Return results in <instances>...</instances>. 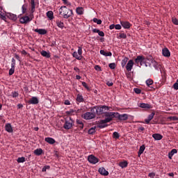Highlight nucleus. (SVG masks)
<instances>
[{
    "mask_svg": "<svg viewBox=\"0 0 178 178\" xmlns=\"http://www.w3.org/2000/svg\"><path fill=\"white\" fill-rule=\"evenodd\" d=\"M70 8H67V6H61L60 8H59V13L60 15H62L63 16V18L67 19L69 17H72L74 15L73 10H70Z\"/></svg>",
    "mask_w": 178,
    "mask_h": 178,
    "instance_id": "obj_1",
    "label": "nucleus"
},
{
    "mask_svg": "<svg viewBox=\"0 0 178 178\" xmlns=\"http://www.w3.org/2000/svg\"><path fill=\"white\" fill-rule=\"evenodd\" d=\"M104 116L106 117V118L104 122H106V123H108V122L113 121V119H114V118L117 119V113L112 112V111L111 112L106 111V113H104Z\"/></svg>",
    "mask_w": 178,
    "mask_h": 178,
    "instance_id": "obj_2",
    "label": "nucleus"
},
{
    "mask_svg": "<svg viewBox=\"0 0 178 178\" xmlns=\"http://www.w3.org/2000/svg\"><path fill=\"white\" fill-rule=\"evenodd\" d=\"M74 121H73L72 118H70L69 120H65V124H63L64 129H72L74 126Z\"/></svg>",
    "mask_w": 178,
    "mask_h": 178,
    "instance_id": "obj_3",
    "label": "nucleus"
},
{
    "mask_svg": "<svg viewBox=\"0 0 178 178\" xmlns=\"http://www.w3.org/2000/svg\"><path fill=\"white\" fill-rule=\"evenodd\" d=\"M30 11L31 13H29V17L31 20H33L34 18V13L35 11V0H31L30 1Z\"/></svg>",
    "mask_w": 178,
    "mask_h": 178,
    "instance_id": "obj_4",
    "label": "nucleus"
},
{
    "mask_svg": "<svg viewBox=\"0 0 178 178\" xmlns=\"http://www.w3.org/2000/svg\"><path fill=\"white\" fill-rule=\"evenodd\" d=\"M88 161L91 164H97L99 161V158L95 157L94 154H90L88 156Z\"/></svg>",
    "mask_w": 178,
    "mask_h": 178,
    "instance_id": "obj_5",
    "label": "nucleus"
},
{
    "mask_svg": "<svg viewBox=\"0 0 178 178\" xmlns=\"http://www.w3.org/2000/svg\"><path fill=\"white\" fill-rule=\"evenodd\" d=\"M116 119H118L120 121H127L129 119V115L116 113Z\"/></svg>",
    "mask_w": 178,
    "mask_h": 178,
    "instance_id": "obj_6",
    "label": "nucleus"
},
{
    "mask_svg": "<svg viewBox=\"0 0 178 178\" xmlns=\"http://www.w3.org/2000/svg\"><path fill=\"white\" fill-rule=\"evenodd\" d=\"M19 22L22 24H27L30 22H31L30 15H29V16H23V17H22L19 19Z\"/></svg>",
    "mask_w": 178,
    "mask_h": 178,
    "instance_id": "obj_7",
    "label": "nucleus"
},
{
    "mask_svg": "<svg viewBox=\"0 0 178 178\" xmlns=\"http://www.w3.org/2000/svg\"><path fill=\"white\" fill-rule=\"evenodd\" d=\"M109 109L110 107H108V106H97V115H102L104 113V111H109Z\"/></svg>",
    "mask_w": 178,
    "mask_h": 178,
    "instance_id": "obj_8",
    "label": "nucleus"
},
{
    "mask_svg": "<svg viewBox=\"0 0 178 178\" xmlns=\"http://www.w3.org/2000/svg\"><path fill=\"white\" fill-rule=\"evenodd\" d=\"M94 115L92 114V112L90 111H87L85 113V114L82 115L83 119L85 120H92L93 119Z\"/></svg>",
    "mask_w": 178,
    "mask_h": 178,
    "instance_id": "obj_9",
    "label": "nucleus"
},
{
    "mask_svg": "<svg viewBox=\"0 0 178 178\" xmlns=\"http://www.w3.org/2000/svg\"><path fill=\"white\" fill-rule=\"evenodd\" d=\"M29 104H39V99L38 97L36 96H33L31 99H29L28 101Z\"/></svg>",
    "mask_w": 178,
    "mask_h": 178,
    "instance_id": "obj_10",
    "label": "nucleus"
},
{
    "mask_svg": "<svg viewBox=\"0 0 178 178\" xmlns=\"http://www.w3.org/2000/svg\"><path fill=\"white\" fill-rule=\"evenodd\" d=\"M134 60H129L126 65V70L127 72H131L132 68L134 67Z\"/></svg>",
    "mask_w": 178,
    "mask_h": 178,
    "instance_id": "obj_11",
    "label": "nucleus"
},
{
    "mask_svg": "<svg viewBox=\"0 0 178 178\" xmlns=\"http://www.w3.org/2000/svg\"><path fill=\"white\" fill-rule=\"evenodd\" d=\"M98 172L100 173V175H102V176H108L109 175L108 171H106L105 168H99L98 169Z\"/></svg>",
    "mask_w": 178,
    "mask_h": 178,
    "instance_id": "obj_12",
    "label": "nucleus"
},
{
    "mask_svg": "<svg viewBox=\"0 0 178 178\" xmlns=\"http://www.w3.org/2000/svg\"><path fill=\"white\" fill-rule=\"evenodd\" d=\"M145 57L144 56H138L135 59V63L138 65L141 61H145Z\"/></svg>",
    "mask_w": 178,
    "mask_h": 178,
    "instance_id": "obj_13",
    "label": "nucleus"
},
{
    "mask_svg": "<svg viewBox=\"0 0 178 178\" xmlns=\"http://www.w3.org/2000/svg\"><path fill=\"white\" fill-rule=\"evenodd\" d=\"M35 32L39 33V35H47V31L45 29H35Z\"/></svg>",
    "mask_w": 178,
    "mask_h": 178,
    "instance_id": "obj_14",
    "label": "nucleus"
},
{
    "mask_svg": "<svg viewBox=\"0 0 178 178\" xmlns=\"http://www.w3.org/2000/svg\"><path fill=\"white\" fill-rule=\"evenodd\" d=\"M91 114L93 115L92 119H95L96 114L98 115V106H95V107H92L90 108Z\"/></svg>",
    "mask_w": 178,
    "mask_h": 178,
    "instance_id": "obj_15",
    "label": "nucleus"
},
{
    "mask_svg": "<svg viewBox=\"0 0 178 178\" xmlns=\"http://www.w3.org/2000/svg\"><path fill=\"white\" fill-rule=\"evenodd\" d=\"M147 60H151L152 64H153V67L156 70H159V67L158 63H156V60H154L152 56H150L149 58H147Z\"/></svg>",
    "mask_w": 178,
    "mask_h": 178,
    "instance_id": "obj_16",
    "label": "nucleus"
},
{
    "mask_svg": "<svg viewBox=\"0 0 178 178\" xmlns=\"http://www.w3.org/2000/svg\"><path fill=\"white\" fill-rule=\"evenodd\" d=\"M154 115H155V113L153 112L149 115L147 118H145V122L146 123V124H149L150 121H152V120L154 119Z\"/></svg>",
    "mask_w": 178,
    "mask_h": 178,
    "instance_id": "obj_17",
    "label": "nucleus"
},
{
    "mask_svg": "<svg viewBox=\"0 0 178 178\" xmlns=\"http://www.w3.org/2000/svg\"><path fill=\"white\" fill-rule=\"evenodd\" d=\"M5 129L8 133H13V128L10 123H7V124L5 125Z\"/></svg>",
    "mask_w": 178,
    "mask_h": 178,
    "instance_id": "obj_18",
    "label": "nucleus"
},
{
    "mask_svg": "<svg viewBox=\"0 0 178 178\" xmlns=\"http://www.w3.org/2000/svg\"><path fill=\"white\" fill-rule=\"evenodd\" d=\"M162 54L164 56L169 57L170 56V51L167 47H165L164 49H162Z\"/></svg>",
    "mask_w": 178,
    "mask_h": 178,
    "instance_id": "obj_19",
    "label": "nucleus"
},
{
    "mask_svg": "<svg viewBox=\"0 0 178 178\" xmlns=\"http://www.w3.org/2000/svg\"><path fill=\"white\" fill-rule=\"evenodd\" d=\"M139 107L144 108L145 109H151L152 106L149 103H140Z\"/></svg>",
    "mask_w": 178,
    "mask_h": 178,
    "instance_id": "obj_20",
    "label": "nucleus"
},
{
    "mask_svg": "<svg viewBox=\"0 0 178 178\" xmlns=\"http://www.w3.org/2000/svg\"><path fill=\"white\" fill-rule=\"evenodd\" d=\"M105 120H102L99 122V124L97 125L98 128L103 129L108 127V124H106V122H104Z\"/></svg>",
    "mask_w": 178,
    "mask_h": 178,
    "instance_id": "obj_21",
    "label": "nucleus"
},
{
    "mask_svg": "<svg viewBox=\"0 0 178 178\" xmlns=\"http://www.w3.org/2000/svg\"><path fill=\"white\" fill-rule=\"evenodd\" d=\"M128 161H120L118 165L122 168V169H124L125 168H127L128 166Z\"/></svg>",
    "mask_w": 178,
    "mask_h": 178,
    "instance_id": "obj_22",
    "label": "nucleus"
},
{
    "mask_svg": "<svg viewBox=\"0 0 178 178\" xmlns=\"http://www.w3.org/2000/svg\"><path fill=\"white\" fill-rule=\"evenodd\" d=\"M120 24L124 29H130L131 26V24H130L129 22H120Z\"/></svg>",
    "mask_w": 178,
    "mask_h": 178,
    "instance_id": "obj_23",
    "label": "nucleus"
},
{
    "mask_svg": "<svg viewBox=\"0 0 178 178\" xmlns=\"http://www.w3.org/2000/svg\"><path fill=\"white\" fill-rule=\"evenodd\" d=\"M44 140H45V142H47L49 144L56 143V139L52 138V137H46Z\"/></svg>",
    "mask_w": 178,
    "mask_h": 178,
    "instance_id": "obj_24",
    "label": "nucleus"
},
{
    "mask_svg": "<svg viewBox=\"0 0 178 178\" xmlns=\"http://www.w3.org/2000/svg\"><path fill=\"white\" fill-rule=\"evenodd\" d=\"M7 17H8V18L11 20L15 21L17 19V15H15L14 13H8Z\"/></svg>",
    "mask_w": 178,
    "mask_h": 178,
    "instance_id": "obj_25",
    "label": "nucleus"
},
{
    "mask_svg": "<svg viewBox=\"0 0 178 178\" xmlns=\"http://www.w3.org/2000/svg\"><path fill=\"white\" fill-rule=\"evenodd\" d=\"M145 150V145L143 144V145L140 146L139 151L138 152V156L140 157L142 154H143L144 151Z\"/></svg>",
    "mask_w": 178,
    "mask_h": 178,
    "instance_id": "obj_26",
    "label": "nucleus"
},
{
    "mask_svg": "<svg viewBox=\"0 0 178 178\" xmlns=\"http://www.w3.org/2000/svg\"><path fill=\"white\" fill-rule=\"evenodd\" d=\"M152 136L154 138V140H162V138L163 137V136H162V135H161V134H153Z\"/></svg>",
    "mask_w": 178,
    "mask_h": 178,
    "instance_id": "obj_27",
    "label": "nucleus"
},
{
    "mask_svg": "<svg viewBox=\"0 0 178 178\" xmlns=\"http://www.w3.org/2000/svg\"><path fill=\"white\" fill-rule=\"evenodd\" d=\"M76 13L77 15H83L84 13V9L82 7L79 6L76 8Z\"/></svg>",
    "mask_w": 178,
    "mask_h": 178,
    "instance_id": "obj_28",
    "label": "nucleus"
},
{
    "mask_svg": "<svg viewBox=\"0 0 178 178\" xmlns=\"http://www.w3.org/2000/svg\"><path fill=\"white\" fill-rule=\"evenodd\" d=\"M175 154H177V149H172V150H171L169 154H168V157L170 159H172V158L173 157V156L175 155Z\"/></svg>",
    "mask_w": 178,
    "mask_h": 178,
    "instance_id": "obj_29",
    "label": "nucleus"
},
{
    "mask_svg": "<svg viewBox=\"0 0 178 178\" xmlns=\"http://www.w3.org/2000/svg\"><path fill=\"white\" fill-rule=\"evenodd\" d=\"M100 54H102V56H112V52H106L104 49L100 50Z\"/></svg>",
    "mask_w": 178,
    "mask_h": 178,
    "instance_id": "obj_30",
    "label": "nucleus"
},
{
    "mask_svg": "<svg viewBox=\"0 0 178 178\" xmlns=\"http://www.w3.org/2000/svg\"><path fill=\"white\" fill-rule=\"evenodd\" d=\"M76 102H78L79 104H80L81 102H84V99H83V96L81 95L80 94H78L76 95Z\"/></svg>",
    "mask_w": 178,
    "mask_h": 178,
    "instance_id": "obj_31",
    "label": "nucleus"
},
{
    "mask_svg": "<svg viewBox=\"0 0 178 178\" xmlns=\"http://www.w3.org/2000/svg\"><path fill=\"white\" fill-rule=\"evenodd\" d=\"M129 60V58L125 57L124 59L122 60L121 61V66L122 67L124 68L126 66V64H127V61Z\"/></svg>",
    "mask_w": 178,
    "mask_h": 178,
    "instance_id": "obj_32",
    "label": "nucleus"
},
{
    "mask_svg": "<svg viewBox=\"0 0 178 178\" xmlns=\"http://www.w3.org/2000/svg\"><path fill=\"white\" fill-rule=\"evenodd\" d=\"M34 154H35V155H37V156L42 155V154H43V150H42V149H41V148H40V149H36V150H34Z\"/></svg>",
    "mask_w": 178,
    "mask_h": 178,
    "instance_id": "obj_33",
    "label": "nucleus"
},
{
    "mask_svg": "<svg viewBox=\"0 0 178 178\" xmlns=\"http://www.w3.org/2000/svg\"><path fill=\"white\" fill-rule=\"evenodd\" d=\"M47 16L50 20H52L54 18L53 11H47Z\"/></svg>",
    "mask_w": 178,
    "mask_h": 178,
    "instance_id": "obj_34",
    "label": "nucleus"
},
{
    "mask_svg": "<svg viewBox=\"0 0 178 178\" xmlns=\"http://www.w3.org/2000/svg\"><path fill=\"white\" fill-rule=\"evenodd\" d=\"M40 54L42 56H45L46 58H50V56H51L50 53L47 52V51L42 50V51H41Z\"/></svg>",
    "mask_w": 178,
    "mask_h": 178,
    "instance_id": "obj_35",
    "label": "nucleus"
},
{
    "mask_svg": "<svg viewBox=\"0 0 178 178\" xmlns=\"http://www.w3.org/2000/svg\"><path fill=\"white\" fill-rule=\"evenodd\" d=\"M56 23L57 26L60 27V29H63V27H64L63 22H61V20L57 19Z\"/></svg>",
    "mask_w": 178,
    "mask_h": 178,
    "instance_id": "obj_36",
    "label": "nucleus"
},
{
    "mask_svg": "<svg viewBox=\"0 0 178 178\" xmlns=\"http://www.w3.org/2000/svg\"><path fill=\"white\" fill-rule=\"evenodd\" d=\"M145 83L148 87H152L154 83V81L152 79H147V80L145 81Z\"/></svg>",
    "mask_w": 178,
    "mask_h": 178,
    "instance_id": "obj_37",
    "label": "nucleus"
},
{
    "mask_svg": "<svg viewBox=\"0 0 178 178\" xmlns=\"http://www.w3.org/2000/svg\"><path fill=\"white\" fill-rule=\"evenodd\" d=\"M97 129V127H92V128L89 129V130L88 131V134H89L90 135H93V134L95 133Z\"/></svg>",
    "mask_w": 178,
    "mask_h": 178,
    "instance_id": "obj_38",
    "label": "nucleus"
},
{
    "mask_svg": "<svg viewBox=\"0 0 178 178\" xmlns=\"http://www.w3.org/2000/svg\"><path fill=\"white\" fill-rule=\"evenodd\" d=\"M27 9H28V4H24L22 6V13H27Z\"/></svg>",
    "mask_w": 178,
    "mask_h": 178,
    "instance_id": "obj_39",
    "label": "nucleus"
},
{
    "mask_svg": "<svg viewBox=\"0 0 178 178\" xmlns=\"http://www.w3.org/2000/svg\"><path fill=\"white\" fill-rule=\"evenodd\" d=\"M72 56H74V58H76V59H77L78 60H81V56H79L76 51L72 53Z\"/></svg>",
    "mask_w": 178,
    "mask_h": 178,
    "instance_id": "obj_40",
    "label": "nucleus"
},
{
    "mask_svg": "<svg viewBox=\"0 0 178 178\" xmlns=\"http://www.w3.org/2000/svg\"><path fill=\"white\" fill-rule=\"evenodd\" d=\"M17 162L24 163V162H26V158L25 157H18L17 159Z\"/></svg>",
    "mask_w": 178,
    "mask_h": 178,
    "instance_id": "obj_41",
    "label": "nucleus"
},
{
    "mask_svg": "<svg viewBox=\"0 0 178 178\" xmlns=\"http://www.w3.org/2000/svg\"><path fill=\"white\" fill-rule=\"evenodd\" d=\"M78 54L80 56L81 59H82V57H83V56H82V54H83V49H82V47H79Z\"/></svg>",
    "mask_w": 178,
    "mask_h": 178,
    "instance_id": "obj_42",
    "label": "nucleus"
},
{
    "mask_svg": "<svg viewBox=\"0 0 178 178\" xmlns=\"http://www.w3.org/2000/svg\"><path fill=\"white\" fill-rule=\"evenodd\" d=\"M15 65H16V60L15 59V58H13V59L11 60V66L13 67L14 71L15 70Z\"/></svg>",
    "mask_w": 178,
    "mask_h": 178,
    "instance_id": "obj_43",
    "label": "nucleus"
},
{
    "mask_svg": "<svg viewBox=\"0 0 178 178\" xmlns=\"http://www.w3.org/2000/svg\"><path fill=\"white\" fill-rule=\"evenodd\" d=\"M10 97H19V92H12L10 95Z\"/></svg>",
    "mask_w": 178,
    "mask_h": 178,
    "instance_id": "obj_44",
    "label": "nucleus"
},
{
    "mask_svg": "<svg viewBox=\"0 0 178 178\" xmlns=\"http://www.w3.org/2000/svg\"><path fill=\"white\" fill-rule=\"evenodd\" d=\"M94 23H97V24H102V19H97V18H93Z\"/></svg>",
    "mask_w": 178,
    "mask_h": 178,
    "instance_id": "obj_45",
    "label": "nucleus"
},
{
    "mask_svg": "<svg viewBox=\"0 0 178 178\" xmlns=\"http://www.w3.org/2000/svg\"><path fill=\"white\" fill-rule=\"evenodd\" d=\"M108 67H109L111 70H115V68H116V63H109Z\"/></svg>",
    "mask_w": 178,
    "mask_h": 178,
    "instance_id": "obj_46",
    "label": "nucleus"
},
{
    "mask_svg": "<svg viewBox=\"0 0 178 178\" xmlns=\"http://www.w3.org/2000/svg\"><path fill=\"white\" fill-rule=\"evenodd\" d=\"M47 169H50L49 165H46L42 168V172H46Z\"/></svg>",
    "mask_w": 178,
    "mask_h": 178,
    "instance_id": "obj_47",
    "label": "nucleus"
},
{
    "mask_svg": "<svg viewBox=\"0 0 178 178\" xmlns=\"http://www.w3.org/2000/svg\"><path fill=\"white\" fill-rule=\"evenodd\" d=\"M113 137H114V138L118 139V138H119L120 137V135L118 134V132L115 131L113 134Z\"/></svg>",
    "mask_w": 178,
    "mask_h": 178,
    "instance_id": "obj_48",
    "label": "nucleus"
},
{
    "mask_svg": "<svg viewBox=\"0 0 178 178\" xmlns=\"http://www.w3.org/2000/svg\"><path fill=\"white\" fill-rule=\"evenodd\" d=\"M66 5H67V6H68V9H70L69 13H71V10H72L71 3L70 1H67Z\"/></svg>",
    "mask_w": 178,
    "mask_h": 178,
    "instance_id": "obj_49",
    "label": "nucleus"
},
{
    "mask_svg": "<svg viewBox=\"0 0 178 178\" xmlns=\"http://www.w3.org/2000/svg\"><path fill=\"white\" fill-rule=\"evenodd\" d=\"M82 86L87 90H90V88H89L88 86L87 85L86 82L82 81Z\"/></svg>",
    "mask_w": 178,
    "mask_h": 178,
    "instance_id": "obj_50",
    "label": "nucleus"
},
{
    "mask_svg": "<svg viewBox=\"0 0 178 178\" xmlns=\"http://www.w3.org/2000/svg\"><path fill=\"white\" fill-rule=\"evenodd\" d=\"M119 38L126 39V38H127V35L125 33H120Z\"/></svg>",
    "mask_w": 178,
    "mask_h": 178,
    "instance_id": "obj_51",
    "label": "nucleus"
},
{
    "mask_svg": "<svg viewBox=\"0 0 178 178\" xmlns=\"http://www.w3.org/2000/svg\"><path fill=\"white\" fill-rule=\"evenodd\" d=\"M15 73V70L13 66H11V68L9 70V75H13Z\"/></svg>",
    "mask_w": 178,
    "mask_h": 178,
    "instance_id": "obj_52",
    "label": "nucleus"
},
{
    "mask_svg": "<svg viewBox=\"0 0 178 178\" xmlns=\"http://www.w3.org/2000/svg\"><path fill=\"white\" fill-rule=\"evenodd\" d=\"M95 70L96 71L102 72V67L99 65H96V66H95Z\"/></svg>",
    "mask_w": 178,
    "mask_h": 178,
    "instance_id": "obj_53",
    "label": "nucleus"
},
{
    "mask_svg": "<svg viewBox=\"0 0 178 178\" xmlns=\"http://www.w3.org/2000/svg\"><path fill=\"white\" fill-rule=\"evenodd\" d=\"M172 23L173 24L178 25V19L175 17H172Z\"/></svg>",
    "mask_w": 178,
    "mask_h": 178,
    "instance_id": "obj_54",
    "label": "nucleus"
},
{
    "mask_svg": "<svg viewBox=\"0 0 178 178\" xmlns=\"http://www.w3.org/2000/svg\"><path fill=\"white\" fill-rule=\"evenodd\" d=\"M98 35H100V37H104L105 33L103 31L98 30Z\"/></svg>",
    "mask_w": 178,
    "mask_h": 178,
    "instance_id": "obj_55",
    "label": "nucleus"
},
{
    "mask_svg": "<svg viewBox=\"0 0 178 178\" xmlns=\"http://www.w3.org/2000/svg\"><path fill=\"white\" fill-rule=\"evenodd\" d=\"M106 83L108 87H111L113 85V83L112 81H109L108 80L106 81Z\"/></svg>",
    "mask_w": 178,
    "mask_h": 178,
    "instance_id": "obj_56",
    "label": "nucleus"
},
{
    "mask_svg": "<svg viewBox=\"0 0 178 178\" xmlns=\"http://www.w3.org/2000/svg\"><path fill=\"white\" fill-rule=\"evenodd\" d=\"M169 119L172 121H178V118H177V116H170Z\"/></svg>",
    "mask_w": 178,
    "mask_h": 178,
    "instance_id": "obj_57",
    "label": "nucleus"
},
{
    "mask_svg": "<svg viewBox=\"0 0 178 178\" xmlns=\"http://www.w3.org/2000/svg\"><path fill=\"white\" fill-rule=\"evenodd\" d=\"M115 29L116 30H121L122 26H121L120 24H116V25H115Z\"/></svg>",
    "mask_w": 178,
    "mask_h": 178,
    "instance_id": "obj_58",
    "label": "nucleus"
},
{
    "mask_svg": "<svg viewBox=\"0 0 178 178\" xmlns=\"http://www.w3.org/2000/svg\"><path fill=\"white\" fill-rule=\"evenodd\" d=\"M134 90L136 94H140L141 92V89L140 88H134Z\"/></svg>",
    "mask_w": 178,
    "mask_h": 178,
    "instance_id": "obj_59",
    "label": "nucleus"
},
{
    "mask_svg": "<svg viewBox=\"0 0 178 178\" xmlns=\"http://www.w3.org/2000/svg\"><path fill=\"white\" fill-rule=\"evenodd\" d=\"M74 113L73 109L69 110L68 111H67V115H73Z\"/></svg>",
    "mask_w": 178,
    "mask_h": 178,
    "instance_id": "obj_60",
    "label": "nucleus"
},
{
    "mask_svg": "<svg viewBox=\"0 0 178 178\" xmlns=\"http://www.w3.org/2000/svg\"><path fill=\"white\" fill-rule=\"evenodd\" d=\"M174 90H178V82H175L173 85Z\"/></svg>",
    "mask_w": 178,
    "mask_h": 178,
    "instance_id": "obj_61",
    "label": "nucleus"
},
{
    "mask_svg": "<svg viewBox=\"0 0 178 178\" xmlns=\"http://www.w3.org/2000/svg\"><path fill=\"white\" fill-rule=\"evenodd\" d=\"M156 176V173L155 172H150L149 173V177H150L151 178H154V177Z\"/></svg>",
    "mask_w": 178,
    "mask_h": 178,
    "instance_id": "obj_62",
    "label": "nucleus"
},
{
    "mask_svg": "<svg viewBox=\"0 0 178 178\" xmlns=\"http://www.w3.org/2000/svg\"><path fill=\"white\" fill-rule=\"evenodd\" d=\"M0 17L3 20H6V16H5V15H3L2 13H1Z\"/></svg>",
    "mask_w": 178,
    "mask_h": 178,
    "instance_id": "obj_63",
    "label": "nucleus"
},
{
    "mask_svg": "<svg viewBox=\"0 0 178 178\" xmlns=\"http://www.w3.org/2000/svg\"><path fill=\"white\" fill-rule=\"evenodd\" d=\"M144 130H145L144 127H139L138 131H144Z\"/></svg>",
    "mask_w": 178,
    "mask_h": 178,
    "instance_id": "obj_64",
    "label": "nucleus"
}]
</instances>
